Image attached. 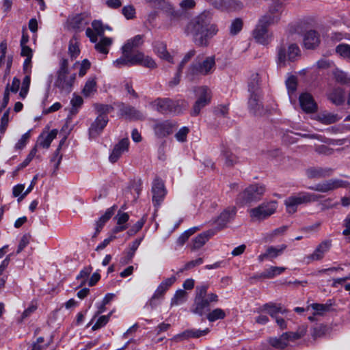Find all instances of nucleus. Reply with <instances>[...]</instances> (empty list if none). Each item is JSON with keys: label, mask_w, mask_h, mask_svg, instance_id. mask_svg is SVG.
<instances>
[{"label": "nucleus", "mask_w": 350, "mask_h": 350, "mask_svg": "<svg viewBox=\"0 0 350 350\" xmlns=\"http://www.w3.org/2000/svg\"><path fill=\"white\" fill-rule=\"evenodd\" d=\"M144 56H145V54L140 51H137V53H135L134 54H131V53H130V57H131L130 64H131L132 66L140 65Z\"/></svg>", "instance_id": "obj_56"}, {"label": "nucleus", "mask_w": 350, "mask_h": 350, "mask_svg": "<svg viewBox=\"0 0 350 350\" xmlns=\"http://www.w3.org/2000/svg\"><path fill=\"white\" fill-rule=\"evenodd\" d=\"M226 314L221 308H215L207 314L206 318L210 322H214L217 320L224 319Z\"/></svg>", "instance_id": "obj_42"}, {"label": "nucleus", "mask_w": 350, "mask_h": 350, "mask_svg": "<svg viewBox=\"0 0 350 350\" xmlns=\"http://www.w3.org/2000/svg\"><path fill=\"white\" fill-rule=\"evenodd\" d=\"M187 293L185 290L178 289L171 299V306H178L187 301Z\"/></svg>", "instance_id": "obj_39"}, {"label": "nucleus", "mask_w": 350, "mask_h": 350, "mask_svg": "<svg viewBox=\"0 0 350 350\" xmlns=\"http://www.w3.org/2000/svg\"><path fill=\"white\" fill-rule=\"evenodd\" d=\"M332 306L331 300H328L326 304H312L310 307L315 311L314 314L321 315L324 312L329 310V307Z\"/></svg>", "instance_id": "obj_45"}, {"label": "nucleus", "mask_w": 350, "mask_h": 350, "mask_svg": "<svg viewBox=\"0 0 350 350\" xmlns=\"http://www.w3.org/2000/svg\"><path fill=\"white\" fill-rule=\"evenodd\" d=\"M113 40L111 38H101L99 42L95 43V49L99 53L107 55L109 53L110 46L112 44Z\"/></svg>", "instance_id": "obj_34"}, {"label": "nucleus", "mask_w": 350, "mask_h": 350, "mask_svg": "<svg viewBox=\"0 0 350 350\" xmlns=\"http://www.w3.org/2000/svg\"><path fill=\"white\" fill-rule=\"evenodd\" d=\"M216 67L215 56L209 55L201 58L197 57V62L191 64L187 70L185 77L192 81L199 78L200 75L206 76L212 74Z\"/></svg>", "instance_id": "obj_3"}, {"label": "nucleus", "mask_w": 350, "mask_h": 350, "mask_svg": "<svg viewBox=\"0 0 350 350\" xmlns=\"http://www.w3.org/2000/svg\"><path fill=\"white\" fill-rule=\"evenodd\" d=\"M92 269L91 267H87L83 269L79 275L77 276V280H81V284H83L85 283L87 278L89 277L91 273Z\"/></svg>", "instance_id": "obj_61"}, {"label": "nucleus", "mask_w": 350, "mask_h": 350, "mask_svg": "<svg viewBox=\"0 0 350 350\" xmlns=\"http://www.w3.org/2000/svg\"><path fill=\"white\" fill-rule=\"evenodd\" d=\"M176 123L170 120L157 122L153 130L155 135L159 138L165 137L172 134L176 129Z\"/></svg>", "instance_id": "obj_11"}, {"label": "nucleus", "mask_w": 350, "mask_h": 350, "mask_svg": "<svg viewBox=\"0 0 350 350\" xmlns=\"http://www.w3.org/2000/svg\"><path fill=\"white\" fill-rule=\"evenodd\" d=\"M189 129L187 126H183L179 129L176 133L175 137L177 141L180 142H184L187 139V134L189 133Z\"/></svg>", "instance_id": "obj_60"}, {"label": "nucleus", "mask_w": 350, "mask_h": 350, "mask_svg": "<svg viewBox=\"0 0 350 350\" xmlns=\"http://www.w3.org/2000/svg\"><path fill=\"white\" fill-rule=\"evenodd\" d=\"M243 4L238 0H225L224 10L235 11L241 9Z\"/></svg>", "instance_id": "obj_46"}, {"label": "nucleus", "mask_w": 350, "mask_h": 350, "mask_svg": "<svg viewBox=\"0 0 350 350\" xmlns=\"http://www.w3.org/2000/svg\"><path fill=\"white\" fill-rule=\"evenodd\" d=\"M213 234L214 232L211 230L198 234L192 241V250H196L202 247Z\"/></svg>", "instance_id": "obj_29"}, {"label": "nucleus", "mask_w": 350, "mask_h": 350, "mask_svg": "<svg viewBox=\"0 0 350 350\" xmlns=\"http://www.w3.org/2000/svg\"><path fill=\"white\" fill-rule=\"evenodd\" d=\"M154 51L161 59L173 63V57L168 53L166 44L164 42L156 41L154 44Z\"/></svg>", "instance_id": "obj_26"}, {"label": "nucleus", "mask_w": 350, "mask_h": 350, "mask_svg": "<svg viewBox=\"0 0 350 350\" xmlns=\"http://www.w3.org/2000/svg\"><path fill=\"white\" fill-rule=\"evenodd\" d=\"M261 94H250L248 100V108L255 116H261L264 112L263 106L260 101Z\"/></svg>", "instance_id": "obj_22"}, {"label": "nucleus", "mask_w": 350, "mask_h": 350, "mask_svg": "<svg viewBox=\"0 0 350 350\" xmlns=\"http://www.w3.org/2000/svg\"><path fill=\"white\" fill-rule=\"evenodd\" d=\"M209 332L210 329L208 328H206L202 330L199 329H187L183 333L177 335L176 338L179 340H185L189 338H200L202 336L206 335L208 333H209Z\"/></svg>", "instance_id": "obj_27"}, {"label": "nucleus", "mask_w": 350, "mask_h": 350, "mask_svg": "<svg viewBox=\"0 0 350 350\" xmlns=\"http://www.w3.org/2000/svg\"><path fill=\"white\" fill-rule=\"evenodd\" d=\"M277 207L278 203L276 201L263 202L257 207L251 208L249 213L252 219L262 220L273 215Z\"/></svg>", "instance_id": "obj_8"}, {"label": "nucleus", "mask_w": 350, "mask_h": 350, "mask_svg": "<svg viewBox=\"0 0 350 350\" xmlns=\"http://www.w3.org/2000/svg\"><path fill=\"white\" fill-rule=\"evenodd\" d=\"M261 310L269 314L272 318H276L278 314H285L287 310L284 308L280 304L269 302L261 307Z\"/></svg>", "instance_id": "obj_24"}, {"label": "nucleus", "mask_w": 350, "mask_h": 350, "mask_svg": "<svg viewBox=\"0 0 350 350\" xmlns=\"http://www.w3.org/2000/svg\"><path fill=\"white\" fill-rule=\"evenodd\" d=\"M167 291V289L164 288V286L160 284L157 288L156 289V291H154L150 299L146 304V306H150L151 308H153L157 305L155 300L162 297Z\"/></svg>", "instance_id": "obj_40"}, {"label": "nucleus", "mask_w": 350, "mask_h": 350, "mask_svg": "<svg viewBox=\"0 0 350 350\" xmlns=\"http://www.w3.org/2000/svg\"><path fill=\"white\" fill-rule=\"evenodd\" d=\"M345 186V182L339 179H329L308 187L309 189L326 193Z\"/></svg>", "instance_id": "obj_12"}, {"label": "nucleus", "mask_w": 350, "mask_h": 350, "mask_svg": "<svg viewBox=\"0 0 350 350\" xmlns=\"http://www.w3.org/2000/svg\"><path fill=\"white\" fill-rule=\"evenodd\" d=\"M130 53L129 51H124L122 50V55L120 58L113 61V64L116 67L121 68L122 66H132L131 64H130Z\"/></svg>", "instance_id": "obj_41"}, {"label": "nucleus", "mask_w": 350, "mask_h": 350, "mask_svg": "<svg viewBox=\"0 0 350 350\" xmlns=\"http://www.w3.org/2000/svg\"><path fill=\"white\" fill-rule=\"evenodd\" d=\"M140 65L150 69L157 68V64L155 61L151 57L148 55H145Z\"/></svg>", "instance_id": "obj_64"}, {"label": "nucleus", "mask_w": 350, "mask_h": 350, "mask_svg": "<svg viewBox=\"0 0 350 350\" xmlns=\"http://www.w3.org/2000/svg\"><path fill=\"white\" fill-rule=\"evenodd\" d=\"M75 78L76 75L70 73L68 70V59L62 58L55 75L54 86L57 88L61 92L68 94L72 91Z\"/></svg>", "instance_id": "obj_5"}, {"label": "nucleus", "mask_w": 350, "mask_h": 350, "mask_svg": "<svg viewBox=\"0 0 350 350\" xmlns=\"http://www.w3.org/2000/svg\"><path fill=\"white\" fill-rule=\"evenodd\" d=\"M90 18L87 13H81L70 18L69 25L76 31H82L89 24Z\"/></svg>", "instance_id": "obj_19"}, {"label": "nucleus", "mask_w": 350, "mask_h": 350, "mask_svg": "<svg viewBox=\"0 0 350 350\" xmlns=\"http://www.w3.org/2000/svg\"><path fill=\"white\" fill-rule=\"evenodd\" d=\"M198 99L193 105L191 116H198L201 109L211 103V92L206 86H200L195 89Z\"/></svg>", "instance_id": "obj_9"}, {"label": "nucleus", "mask_w": 350, "mask_h": 350, "mask_svg": "<svg viewBox=\"0 0 350 350\" xmlns=\"http://www.w3.org/2000/svg\"><path fill=\"white\" fill-rule=\"evenodd\" d=\"M236 213L237 210L234 207H229L221 212L215 220L218 229L220 230L225 228L227 224L234 218Z\"/></svg>", "instance_id": "obj_20"}, {"label": "nucleus", "mask_w": 350, "mask_h": 350, "mask_svg": "<svg viewBox=\"0 0 350 350\" xmlns=\"http://www.w3.org/2000/svg\"><path fill=\"white\" fill-rule=\"evenodd\" d=\"M336 52L343 58L350 59V45L340 44L336 46Z\"/></svg>", "instance_id": "obj_47"}, {"label": "nucleus", "mask_w": 350, "mask_h": 350, "mask_svg": "<svg viewBox=\"0 0 350 350\" xmlns=\"http://www.w3.org/2000/svg\"><path fill=\"white\" fill-rule=\"evenodd\" d=\"M129 140L128 138L122 139L113 147L111 153L109 157V160L111 163H116L120 157L129 150Z\"/></svg>", "instance_id": "obj_17"}, {"label": "nucleus", "mask_w": 350, "mask_h": 350, "mask_svg": "<svg viewBox=\"0 0 350 350\" xmlns=\"http://www.w3.org/2000/svg\"><path fill=\"white\" fill-rule=\"evenodd\" d=\"M152 202L154 206H159L165 196L163 183L159 179H154L152 186Z\"/></svg>", "instance_id": "obj_15"}, {"label": "nucleus", "mask_w": 350, "mask_h": 350, "mask_svg": "<svg viewBox=\"0 0 350 350\" xmlns=\"http://www.w3.org/2000/svg\"><path fill=\"white\" fill-rule=\"evenodd\" d=\"M115 219L117 220V224L128 226L127 222L129 219V215L127 213L119 211L116 215Z\"/></svg>", "instance_id": "obj_58"}, {"label": "nucleus", "mask_w": 350, "mask_h": 350, "mask_svg": "<svg viewBox=\"0 0 350 350\" xmlns=\"http://www.w3.org/2000/svg\"><path fill=\"white\" fill-rule=\"evenodd\" d=\"M164 12L171 20H176L181 16L180 12L176 10L170 3L164 2Z\"/></svg>", "instance_id": "obj_44"}, {"label": "nucleus", "mask_w": 350, "mask_h": 350, "mask_svg": "<svg viewBox=\"0 0 350 350\" xmlns=\"http://www.w3.org/2000/svg\"><path fill=\"white\" fill-rule=\"evenodd\" d=\"M286 85L288 90V92L289 94L290 98H291V94L295 92L297 89V79L294 76L289 77L286 81Z\"/></svg>", "instance_id": "obj_52"}, {"label": "nucleus", "mask_w": 350, "mask_h": 350, "mask_svg": "<svg viewBox=\"0 0 350 350\" xmlns=\"http://www.w3.org/2000/svg\"><path fill=\"white\" fill-rule=\"evenodd\" d=\"M122 14L127 20L133 19L135 18V9L131 5H125L122 9Z\"/></svg>", "instance_id": "obj_51"}, {"label": "nucleus", "mask_w": 350, "mask_h": 350, "mask_svg": "<svg viewBox=\"0 0 350 350\" xmlns=\"http://www.w3.org/2000/svg\"><path fill=\"white\" fill-rule=\"evenodd\" d=\"M301 109L306 113H312L317 109V104L312 95L309 93H302L299 98Z\"/></svg>", "instance_id": "obj_21"}, {"label": "nucleus", "mask_w": 350, "mask_h": 350, "mask_svg": "<svg viewBox=\"0 0 350 350\" xmlns=\"http://www.w3.org/2000/svg\"><path fill=\"white\" fill-rule=\"evenodd\" d=\"M144 43V36L142 35H137L133 38L127 40V42L122 47V50L124 51H131L142 46Z\"/></svg>", "instance_id": "obj_31"}, {"label": "nucleus", "mask_w": 350, "mask_h": 350, "mask_svg": "<svg viewBox=\"0 0 350 350\" xmlns=\"http://www.w3.org/2000/svg\"><path fill=\"white\" fill-rule=\"evenodd\" d=\"M151 107L162 114L178 115L188 106L185 100H173L170 98H158L150 103Z\"/></svg>", "instance_id": "obj_4"}, {"label": "nucleus", "mask_w": 350, "mask_h": 350, "mask_svg": "<svg viewBox=\"0 0 350 350\" xmlns=\"http://www.w3.org/2000/svg\"><path fill=\"white\" fill-rule=\"evenodd\" d=\"M329 100L336 105L342 104L345 100L344 91L342 88H334L328 94Z\"/></svg>", "instance_id": "obj_35"}, {"label": "nucleus", "mask_w": 350, "mask_h": 350, "mask_svg": "<svg viewBox=\"0 0 350 350\" xmlns=\"http://www.w3.org/2000/svg\"><path fill=\"white\" fill-rule=\"evenodd\" d=\"M203 263V259L202 258H198L196 260H191L187 262L183 268L179 270V272H183L187 270H189L196 266H198Z\"/></svg>", "instance_id": "obj_59"}, {"label": "nucleus", "mask_w": 350, "mask_h": 350, "mask_svg": "<svg viewBox=\"0 0 350 350\" xmlns=\"http://www.w3.org/2000/svg\"><path fill=\"white\" fill-rule=\"evenodd\" d=\"M96 83L94 79H89L85 84L83 89V94L85 96H90L96 92Z\"/></svg>", "instance_id": "obj_48"}, {"label": "nucleus", "mask_w": 350, "mask_h": 350, "mask_svg": "<svg viewBox=\"0 0 350 350\" xmlns=\"http://www.w3.org/2000/svg\"><path fill=\"white\" fill-rule=\"evenodd\" d=\"M283 12L282 6L277 4L270 7L267 12L262 16L253 31L254 39L260 44H268L272 39V33L269 31L268 27L277 23Z\"/></svg>", "instance_id": "obj_2"}, {"label": "nucleus", "mask_w": 350, "mask_h": 350, "mask_svg": "<svg viewBox=\"0 0 350 350\" xmlns=\"http://www.w3.org/2000/svg\"><path fill=\"white\" fill-rule=\"evenodd\" d=\"M266 191L265 186L252 184L246 187L237 198V203L241 205L260 200Z\"/></svg>", "instance_id": "obj_7"}, {"label": "nucleus", "mask_w": 350, "mask_h": 350, "mask_svg": "<svg viewBox=\"0 0 350 350\" xmlns=\"http://www.w3.org/2000/svg\"><path fill=\"white\" fill-rule=\"evenodd\" d=\"M243 28V21L239 18L233 20L230 25V33L231 35H237Z\"/></svg>", "instance_id": "obj_50"}, {"label": "nucleus", "mask_w": 350, "mask_h": 350, "mask_svg": "<svg viewBox=\"0 0 350 350\" xmlns=\"http://www.w3.org/2000/svg\"><path fill=\"white\" fill-rule=\"evenodd\" d=\"M259 75L257 73L253 74L250 79L248 83V91L250 94H260L259 88Z\"/></svg>", "instance_id": "obj_38"}, {"label": "nucleus", "mask_w": 350, "mask_h": 350, "mask_svg": "<svg viewBox=\"0 0 350 350\" xmlns=\"http://www.w3.org/2000/svg\"><path fill=\"white\" fill-rule=\"evenodd\" d=\"M30 137V131L26 132L23 134L18 142L15 144V149L21 150L25 148L26 146L29 139Z\"/></svg>", "instance_id": "obj_57"}, {"label": "nucleus", "mask_w": 350, "mask_h": 350, "mask_svg": "<svg viewBox=\"0 0 350 350\" xmlns=\"http://www.w3.org/2000/svg\"><path fill=\"white\" fill-rule=\"evenodd\" d=\"M9 115H10V109H8L3 115L1 119V124H0V133L3 135L7 129L8 122H9Z\"/></svg>", "instance_id": "obj_55"}, {"label": "nucleus", "mask_w": 350, "mask_h": 350, "mask_svg": "<svg viewBox=\"0 0 350 350\" xmlns=\"http://www.w3.org/2000/svg\"><path fill=\"white\" fill-rule=\"evenodd\" d=\"M68 53L72 58H76L80 53L79 44L75 38L69 42Z\"/></svg>", "instance_id": "obj_49"}, {"label": "nucleus", "mask_w": 350, "mask_h": 350, "mask_svg": "<svg viewBox=\"0 0 350 350\" xmlns=\"http://www.w3.org/2000/svg\"><path fill=\"white\" fill-rule=\"evenodd\" d=\"M208 302L205 298L200 299L195 298L194 305L192 309V312L199 316H202L206 311L208 310Z\"/></svg>", "instance_id": "obj_33"}, {"label": "nucleus", "mask_w": 350, "mask_h": 350, "mask_svg": "<svg viewBox=\"0 0 350 350\" xmlns=\"http://www.w3.org/2000/svg\"><path fill=\"white\" fill-rule=\"evenodd\" d=\"M320 197V196L313 193L299 192L295 195L289 196L284 200L286 211L291 214L295 213L299 205L317 202Z\"/></svg>", "instance_id": "obj_6"}, {"label": "nucleus", "mask_w": 350, "mask_h": 350, "mask_svg": "<svg viewBox=\"0 0 350 350\" xmlns=\"http://www.w3.org/2000/svg\"><path fill=\"white\" fill-rule=\"evenodd\" d=\"M288 333H283L279 338H269L268 342L273 347L283 350L288 344Z\"/></svg>", "instance_id": "obj_30"}, {"label": "nucleus", "mask_w": 350, "mask_h": 350, "mask_svg": "<svg viewBox=\"0 0 350 350\" xmlns=\"http://www.w3.org/2000/svg\"><path fill=\"white\" fill-rule=\"evenodd\" d=\"M213 14L204 10L195 16L186 26L185 33L191 36L194 43L202 47L208 46L210 40L218 32L216 24L212 23Z\"/></svg>", "instance_id": "obj_1"}, {"label": "nucleus", "mask_w": 350, "mask_h": 350, "mask_svg": "<svg viewBox=\"0 0 350 350\" xmlns=\"http://www.w3.org/2000/svg\"><path fill=\"white\" fill-rule=\"evenodd\" d=\"M286 245L284 244L280 245L278 247L270 246L267 249V254L269 258H275L281 255L286 250Z\"/></svg>", "instance_id": "obj_43"}, {"label": "nucleus", "mask_w": 350, "mask_h": 350, "mask_svg": "<svg viewBox=\"0 0 350 350\" xmlns=\"http://www.w3.org/2000/svg\"><path fill=\"white\" fill-rule=\"evenodd\" d=\"M108 121L109 120L107 114H99L89 128V135L90 137H96L98 136L106 126Z\"/></svg>", "instance_id": "obj_13"}, {"label": "nucleus", "mask_w": 350, "mask_h": 350, "mask_svg": "<svg viewBox=\"0 0 350 350\" xmlns=\"http://www.w3.org/2000/svg\"><path fill=\"white\" fill-rule=\"evenodd\" d=\"M299 52V47L295 44H290L288 48L280 45L277 48L278 64L280 66H285L287 61H294Z\"/></svg>", "instance_id": "obj_10"}, {"label": "nucleus", "mask_w": 350, "mask_h": 350, "mask_svg": "<svg viewBox=\"0 0 350 350\" xmlns=\"http://www.w3.org/2000/svg\"><path fill=\"white\" fill-rule=\"evenodd\" d=\"M142 239V237L136 239L130 244L128 250L125 252V256L122 258V259L120 260V262L122 264L125 265L130 262L132 260L133 258L135 256L136 250L141 244Z\"/></svg>", "instance_id": "obj_28"}, {"label": "nucleus", "mask_w": 350, "mask_h": 350, "mask_svg": "<svg viewBox=\"0 0 350 350\" xmlns=\"http://www.w3.org/2000/svg\"><path fill=\"white\" fill-rule=\"evenodd\" d=\"M285 269L286 268L283 267L271 266L260 273L259 277L262 278H273L282 273Z\"/></svg>", "instance_id": "obj_37"}, {"label": "nucleus", "mask_w": 350, "mask_h": 350, "mask_svg": "<svg viewBox=\"0 0 350 350\" xmlns=\"http://www.w3.org/2000/svg\"><path fill=\"white\" fill-rule=\"evenodd\" d=\"M92 28H87L85 35L89 38L90 42H96L98 36L102 37L105 31V27L100 21L94 20L92 23Z\"/></svg>", "instance_id": "obj_14"}, {"label": "nucleus", "mask_w": 350, "mask_h": 350, "mask_svg": "<svg viewBox=\"0 0 350 350\" xmlns=\"http://www.w3.org/2000/svg\"><path fill=\"white\" fill-rule=\"evenodd\" d=\"M317 120L321 123L327 125L339 121L340 118L337 114L324 111L317 116Z\"/></svg>", "instance_id": "obj_32"}, {"label": "nucleus", "mask_w": 350, "mask_h": 350, "mask_svg": "<svg viewBox=\"0 0 350 350\" xmlns=\"http://www.w3.org/2000/svg\"><path fill=\"white\" fill-rule=\"evenodd\" d=\"M288 340H295L304 336L306 333V327L302 326L295 332H288Z\"/></svg>", "instance_id": "obj_54"}, {"label": "nucleus", "mask_w": 350, "mask_h": 350, "mask_svg": "<svg viewBox=\"0 0 350 350\" xmlns=\"http://www.w3.org/2000/svg\"><path fill=\"white\" fill-rule=\"evenodd\" d=\"M320 42L319 34L314 30H309L304 36V44L306 49H312L319 45Z\"/></svg>", "instance_id": "obj_25"}, {"label": "nucleus", "mask_w": 350, "mask_h": 350, "mask_svg": "<svg viewBox=\"0 0 350 350\" xmlns=\"http://www.w3.org/2000/svg\"><path fill=\"white\" fill-rule=\"evenodd\" d=\"M332 243L331 241H322L314 250L312 254L306 257L308 263L312 261L321 260L323 258L325 254L331 248Z\"/></svg>", "instance_id": "obj_16"}, {"label": "nucleus", "mask_w": 350, "mask_h": 350, "mask_svg": "<svg viewBox=\"0 0 350 350\" xmlns=\"http://www.w3.org/2000/svg\"><path fill=\"white\" fill-rule=\"evenodd\" d=\"M208 288V285L203 284L200 286H198L196 287V294L195 298H200L203 299L206 297L207 294V290Z\"/></svg>", "instance_id": "obj_62"}, {"label": "nucleus", "mask_w": 350, "mask_h": 350, "mask_svg": "<svg viewBox=\"0 0 350 350\" xmlns=\"http://www.w3.org/2000/svg\"><path fill=\"white\" fill-rule=\"evenodd\" d=\"M110 316H111V313L109 314L108 315L100 316L97 319V321L94 323V325L92 326V329L96 330V329H98L104 327L108 323Z\"/></svg>", "instance_id": "obj_53"}, {"label": "nucleus", "mask_w": 350, "mask_h": 350, "mask_svg": "<svg viewBox=\"0 0 350 350\" xmlns=\"http://www.w3.org/2000/svg\"><path fill=\"white\" fill-rule=\"evenodd\" d=\"M120 115L130 120H141L144 119V114L135 107L122 104L120 107Z\"/></svg>", "instance_id": "obj_18"}, {"label": "nucleus", "mask_w": 350, "mask_h": 350, "mask_svg": "<svg viewBox=\"0 0 350 350\" xmlns=\"http://www.w3.org/2000/svg\"><path fill=\"white\" fill-rule=\"evenodd\" d=\"M333 170L329 167H313L307 169L306 176L309 178H321L329 176Z\"/></svg>", "instance_id": "obj_23"}, {"label": "nucleus", "mask_w": 350, "mask_h": 350, "mask_svg": "<svg viewBox=\"0 0 350 350\" xmlns=\"http://www.w3.org/2000/svg\"><path fill=\"white\" fill-rule=\"evenodd\" d=\"M196 3L195 0H182L179 6L183 11H187L195 8Z\"/></svg>", "instance_id": "obj_63"}, {"label": "nucleus", "mask_w": 350, "mask_h": 350, "mask_svg": "<svg viewBox=\"0 0 350 350\" xmlns=\"http://www.w3.org/2000/svg\"><path fill=\"white\" fill-rule=\"evenodd\" d=\"M57 131L53 129L46 135H40L38 139V144L44 148H49L53 140L56 137Z\"/></svg>", "instance_id": "obj_36"}]
</instances>
